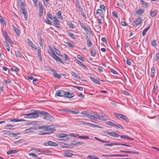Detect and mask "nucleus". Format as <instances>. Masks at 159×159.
<instances>
[{
  "instance_id": "1a4fd4ad",
  "label": "nucleus",
  "mask_w": 159,
  "mask_h": 159,
  "mask_svg": "<svg viewBox=\"0 0 159 159\" xmlns=\"http://www.w3.org/2000/svg\"><path fill=\"white\" fill-rule=\"evenodd\" d=\"M74 96V94L68 91L66 92V95L65 98H71Z\"/></svg>"
},
{
  "instance_id": "72a5a7b5",
  "label": "nucleus",
  "mask_w": 159,
  "mask_h": 159,
  "mask_svg": "<svg viewBox=\"0 0 159 159\" xmlns=\"http://www.w3.org/2000/svg\"><path fill=\"white\" fill-rule=\"evenodd\" d=\"M71 74L72 75V76L75 77L76 78H80V77L79 76V75H78L74 71H72L71 72Z\"/></svg>"
},
{
  "instance_id": "cd10ccee",
  "label": "nucleus",
  "mask_w": 159,
  "mask_h": 159,
  "mask_svg": "<svg viewBox=\"0 0 159 159\" xmlns=\"http://www.w3.org/2000/svg\"><path fill=\"white\" fill-rule=\"evenodd\" d=\"M110 135L114 137H119L120 136V135L118 134L115 132H111Z\"/></svg>"
},
{
  "instance_id": "c756f323",
  "label": "nucleus",
  "mask_w": 159,
  "mask_h": 159,
  "mask_svg": "<svg viewBox=\"0 0 159 159\" xmlns=\"http://www.w3.org/2000/svg\"><path fill=\"white\" fill-rule=\"evenodd\" d=\"M155 70L154 67L152 68L151 69V76L152 77H153L154 76V74L155 73Z\"/></svg>"
},
{
  "instance_id": "bb28decb",
  "label": "nucleus",
  "mask_w": 159,
  "mask_h": 159,
  "mask_svg": "<svg viewBox=\"0 0 159 159\" xmlns=\"http://www.w3.org/2000/svg\"><path fill=\"white\" fill-rule=\"evenodd\" d=\"M92 43L90 39H88L87 41V45L88 47H91L92 46Z\"/></svg>"
},
{
  "instance_id": "864d4df0",
  "label": "nucleus",
  "mask_w": 159,
  "mask_h": 159,
  "mask_svg": "<svg viewBox=\"0 0 159 159\" xmlns=\"http://www.w3.org/2000/svg\"><path fill=\"white\" fill-rule=\"evenodd\" d=\"M79 24L81 27L84 30L87 27L85 26V25L83 23H81L80 21Z\"/></svg>"
},
{
  "instance_id": "ddd939ff",
  "label": "nucleus",
  "mask_w": 159,
  "mask_h": 159,
  "mask_svg": "<svg viewBox=\"0 0 159 159\" xmlns=\"http://www.w3.org/2000/svg\"><path fill=\"white\" fill-rule=\"evenodd\" d=\"M76 6L79 9V11L80 12H82L83 11V9L81 7L80 2L79 0H76Z\"/></svg>"
},
{
  "instance_id": "f8f14e48",
  "label": "nucleus",
  "mask_w": 159,
  "mask_h": 159,
  "mask_svg": "<svg viewBox=\"0 0 159 159\" xmlns=\"http://www.w3.org/2000/svg\"><path fill=\"white\" fill-rule=\"evenodd\" d=\"M53 20L52 23L54 24L57 25H59V21L57 20L56 16L53 17Z\"/></svg>"
},
{
  "instance_id": "a211bd4d",
  "label": "nucleus",
  "mask_w": 159,
  "mask_h": 159,
  "mask_svg": "<svg viewBox=\"0 0 159 159\" xmlns=\"http://www.w3.org/2000/svg\"><path fill=\"white\" fill-rule=\"evenodd\" d=\"M143 7L144 8H146L148 7L149 4L147 2H145L143 0H140Z\"/></svg>"
},
{
  "instance_id": "49530a36",
  "label": "nucleus",
  "mask_w": 159,
  "mask_h": 159,
  "mask_svg": "<svg viewBox=\"0 0 159 159\" xmlns=\"http://www.w3.org/2000/svg\"><path fill=\"white\" fill-rule=\"evenodd\" d=\"M121 118L125 120L127 122H128L129 121L128 118L126 116L122 114Z\"/></svg>"
},
{
  "instance_id": "9b49d317",
  "label": "nucleus",
  "mask_w": 159,
  "mask_h": 159,
  "mask_svg": "<svg viewBox=\"0 0 159 159\" xmlns=\"http://www.w3.org/2000/svg\"><path fill=\"white\" fill-rule=\"evenodd\" d=\"M49 48L50 51V52H48V53L52 57L55 55H56V54L54 53V50H53V49L52 48L51 46H49Z\"/></svg>"
},
{
  "instance_id": "f704fd0d",
  "label": "nucleus",
  "mask_w": 159,
  "mask_h": 159,
  "mask_svg": "<svg viewBox=\"0 0 159 159\" xmlns=\"http://www.w3.org/2000/svg\"><path fill=\"white\" fill-rule=\"evenodd\" d=\"M95 139H96L97 140L103 143H109L110 142L109 141H107L101 140L100 139H99V138H98V137H95Z\"/></svg>"
},
{
  "instance_id": "bf43d9fd",
  "label": "nucleus",
  "mask_w": 159,
  "mask_h": 159,
  "mask_svg": "<svg viewBox=\"0 0 159 159\" xmlns=\"http://www.w3.org/2000/svg\"><path fill=\"white\" fill-rule=\"evenodd\" d=\"M84 143L81 141H78L76 142L74 144L75 145H82L84 144Z\"/></svg>"
},
{
  "instance_id": "dca6fc26",
  "label": "nucleus",
  "mask_w": 159,
  "mask_h": 159,
  "mask_svg": "<svg viewBox=\"0 0 159 159\" xmlns=\"http://www.w3.org/2000/svg\"><path fill=\"white\" fill-rule=\"evenodd\" d=\"M107 117L105 115H102L100 116H98V119L102 121H106L107 120Z\"/></svg>"
},
{
  "instance_id": "5701e85b",
  "label": "nucleus",
  "mask_w": 159,
  "mask_h": 159,
  "mask_svg": "<svg viewBox=\"0 0 159 159\" xmlns=\"http://www.w3.org/2000/svg\"><path fill=\"white\" fill-rule=\"evenodd\" d=\"M12 26L14 30L16 33L17 35L18 36L20 34V30L19 29H18L15 26L13 25Z\"/></svg>"
},
{
  "instance_id": "9d476101",
  "label": "nucleus",
  "mask_w": 159,
  "mask_h": 159,
  "mask_svg": "<svg viewBox=\"0 0 159 159\" xmlns=\"http://www.w3.org/2000/svg\"><path fill=\"white\" fill-rule=\"evenodd\" d=\"M98 115L96 113H94V114L92 115L90 114V116L89 118L92 120H96L98 119Z\"/></svg>"
},
{
  "instance_id": "a18cd8bd",
  "label": "nucleus",
  "mask_w": 159,
  "mask_h": 159,
  "mask_svg": "<svg viewBox=\"0 0 159 159\" xmlns=\"http://www.w3.org/2000/svg\"><path fill=\"white\" fill-rule=\"evenodd\" d=\"M43 8L39 9V16L40 17L42 16L43 14Z\"/></svg>"
},
{
  "instance_id": "ea45409f",
  "label": "nucleus",
  "mask_w": 159,
  "mask_h": 159,
  "mask_svg": "<svg viewBox=\"0 0 159 159\" xmlns=\"http://www.w3.org/2000/svg\"><path fill=\"white\" fill-rule=\"evenodd\" d=\"M78 122L80 124H84L85 125H89V123L86 122L84 121L83 120H80L78 121Z\"/></svg>"
},
{
  "instance_id": "39448f33",
  "label": "nucleus",
  "mask_w": 159,
  "mask_h": 159,
  "mask_svg": "<svg viewBox=\"0 0 159 159\" xmlns=\"http://www.w3.org/2000/svg\"><path fill=\"white\" fill-rule=\"evenodd\" d=\"M43 143L45 146H46L50 145L53 146H58V144L57 143L50 141H49L48 142H44Z\"/></svg>"
},
{
  "instance_id": "69168bd1",
  "label": "nucleus",
  "mask_w": 159,
  "mask_h": 159,
  "mask_svg": "<svg viewBox=\"0 0 159 159\" xmlns=\"http://www.w3.org/2000/svg\"><path fill=\"white\" fill-rule=\"evenodd\" d=\"M39 44L41 46H43V44L42 41V38L41 37L39 38Z\"/></svg>"
},
{
  "instance_id": "aec40b11",
  "label": "nucleus",
  "mask_w": 159,
  "mask_h": 159,
  "mask_svg": "<svg viewBox=\"0 0 159 159\" xmlns=\"http://www.w3.org/2000/svg\"><path fill=\"white\" fill-rule=\"evenodd\" d=\"M90 53L91 55L93 57H95L96 54V52L95 51V49L93 48H92L91 49Z\"/></svg>"
},
{
  "instance_id": "3c124183",
  "label": "nucleus",
  "mask_w": 159,
  "mask_h": 159,
  "mask_svg": "<svg viewBox=\"0 0 159 159\" xmlns=\"http://www.w3.org/2000/svg\"><path fill=\"white\" fill-rule=\"evenodd\" d=\"M77 58L83 61H85L84 58L80 55H78L77 56Z\"/></svg>"
},
{
  "instance_id": "c9c22d12",
  "label": "nucleus",
  "mask_w": 159,
  "mask_h": 159,
  "mask_svg": "<svg viewBox=\"0 0 159 159\" xmlns=\"http://www.w3.org/2000/svg\"><path fill=\"white\" fill-rule=\"evenodd\" d=\"M84 30L85 31L86 33L88 34H89L90 35H92V32L91 31V30L89 29L87 27H86V29H85Z\"/></svg>"
},
{
  "instance_id": "423d86ee",
  "label": "nucleus",
  "mask_w": 159,
  "mask_h": 159,
  "mask_svg": "<svg viewBox=\"0 0 159 159\" xmlns=\"http://www.w3.org/2000/svg\"><path fill=\"white\" fill-rule=\"evenodd\" d=\"M50 70L51 71L53 72V76L54 77L58 79H60L61 78V75L60 74H57L55 70L53 69H51Z\"/></svg>"
},
{
  "instance_id": "a878e982",
  "label": "nucleus",
  "mask_w": 159,
  "mask_h": 159,
  "mask_svg": "<svg viewBox=\"0 0 159 159\" xmlns=\"http://www.w3.org/2000/svg\"><path fill=\"white\" fill-rule=\"evenodd\" d=\"M90 78L91 80L94 83L100 84V83L98 82V80L94 77L90 76Z\"/></svg>"
},
{
  "instance_id": "e2e57ef3",
  "label": "nucleus",
  "mask_w": 159,
  "mask_h": 159,
  "mask_svg": "<svg viewBox=\"0 0 159 159\" xmlns=\"http://www.w3.org/2000/svg\"><path fill=\"white\" fill-rule=\"evenodd\" d=\"M63 59L65 60H66L68 59L67 56L65 54H64V55H61V56Z\"/></svg>"
},
{
  "instance_id": "13d9d810",
  "label": "nucleus",
  "mask_w": 159,
  "mask_h": 159,
  "mask_svg": "<svg viewBox=\"0 0 159 159\" xmlns=\"http://www.w3.org/2000/svg\"><path fill=\"white\" fill-rule=\"evenodd\" d=\"M159 58V54L158 53H156V54L155 57L154 58L155 61H156Z\"/></svg>"
},
{
  "instance_id": "8fccbe9b",
  "label": "nucleus",
  "mask_w": 159,
  "mask_h": 159,
  "mask_svg": "<svg viewBox=\"0 0 159 159\" xmlns=\"http://www.w3.org/2000/svg\"><path fill=\"white\" fill-rule=\"evenodd\" d=\"M34 149L38 152L39 153H43V150L40 149V148H34Z\"/></svg>"
},
{
  "instance_id": "603ef678",
  "label": "nucleus",
  "mask_w": 159,
  "mask_h": 159,
  "mask_svg": "<svg viewBox=\"0 0 159 159\" xmlns=\"http://www.w3.org/2000/svg\"><path fill=\"white\" fill-rule=\"evenodd\" d=\"M106 124L108 125H110V126H113L115 125V124L111 121H107L106 122Z\"/></svg>"
},
{
  "instance_id": "79ce46f5",
  "label": "nucleus",
  "mask_w": 159,
  "mask_h": 159,
  "mask_svg": "<svg viewBox=\"0 0 159 159\" xmlns=\"http://www.w3.org/2000/svg\"><path fill=\"white\" fill-rule=\"evenodd\" d=\"M16 150H12L9 151L7 152V154L9 155L12 153H16Z\"/></svg>"
},
{
  "instance_id": "4be33fe9",
  "label": "nucleus",
  "mask_w": 159,
  "mask_h": 159,
  "mask_svg": "<svg viewBox=\"0 0 159 159\" xmlns=\"http://www.w3.org/2000/svg\"><path fill=\"white\" fill-rule=\"evenodd\" d=\"M81 114L82 115L84 116H85L89 118L90 116V113H89L87 111H82V112H81Z\"/></svg>"
},
{
  "instance_id": "393cba45",
  "label": "nucleus",
  "mask_w": 159,
  "mask_h": 159,
  "mask_svg": "<svg viewBox=\"0 0 159 159\" xmlns=\"http://www.w3.org/2000/svg\"><path fill=\"white\" fill-rule=\"evenodd\" d=\"M3 44L7 51H10V48L7 43L6 41H4Z\"/></svg>"
},
{
  "instance_id": "7c9ffc66",
  "label": "nucleus",
  "mask_w": 159,
  "mask_h": 159,
  "mask_svg": "<svg viewBox=\"0 0 159 159\" xmlns=\"http://www.w3.org/2000/svg\"><path fill=\"white\" fill-rule=\"evenodd\" d=\"M78 138L80 139H89V137L88 136H80L79 134V135Z\"/></svg>"
},
{
  "instance_id": "6e6552de",
  "label": "nucleus",
  "mask_w": 159,
  "mask_h": 159,
  "mask_svg": "<svg viewBox=\"0 0 159 159\" xmlns=\"http://www.w3.org/2000/svg\"><path fill=\"white\" fill-rule=\"evenodd\" d=\"M121 145L124 146H125L128 147H130V145L128 144H120L119 143H111L110 144H104L105 146H112L113 145Z\"/></svg>"
},
{
  "instance_id": "b1692460",
  "label": "nucleus",
  "mask_w": 159,
  "mask_h": 159,
  "mask_svg": "<svg viewBox=\"0 0 159 159\" xmlns=\"http://www.w3.org/2000/svg\"><path fill=\"white\" fill-rule=\"evenodd\" d=\"M120 138L124 139H126L128 140H133L134 139L130 138L128 136H126L124 135H122L120 136Z\"/></svg>"
},
{
  "instance_id": "a19ab883",
  "label": "nucleus",
  "mask_w": 159,
  "mask_h": 159,
  "mask_svg": "<svg viewBox=\"0 0 159 159\" xmlns=\"http://www.w3.org/2000/svg\"><path fill=\"white\" fill-rule=\"evenodd\" d=\"M157 14V12L155 11H150V15L152 17L155 16Z\"/></svg>"
},
{
  "instance_id": "4d7b16f0",
  "label": "nucleus",
  "mask_w": 159,
  "mask_h": 159,
  "mask_svg": "<svg viewBox=\"0 0 159 159\" xmlns=\"http://www.w3.org/2000/svg\"><path fill=\"white\" fill-rule=\"evenodd\" d=\"M2 132L3 133V134H7L8 135H9L11 134L10 133V132L7 130H4L2 131Z\"/></svg>"
},
{
  "instance_id": "4468645a",
  "label": "nucleus",
  "mask_w": 159,
  "mask_h": 159,
  "mask_svg": "<svg viewBox=\"0 0 159 159\" xmlns=\"http://www.w3.org/2000/svg\"><path fill=\"white\" fill-rule=\"evenodd\" d=\"M15 55L17 57H20L21 58H24V56L21 54L20 52L18 50L15 51Z\"/></svg>"
},
{
  "instance_id": "f3484780",
  "label": "nucleus",
  "mask_w": 159,
  "mask_h": 159,
  "mask_svg": "<svg viewBox=\"0 0 159 159\" xmlns=\"http://www.w3.org/2000/svg\"><path fill=\"white\" fill-rule=\"evenodd\" d=\"M8 120H9L11 122H17L18 121H22L24 120L22 119H16L14 118H9L8 119Z\"/></svg>"
},
{
  "instance_id": "473e14b6",
  "label": "nucleus",
  "mask_w": 159,
  "mask_h": 159,
  "mask_svg": "<svg viewBox=\"0 0 159 159\" xmlns=\"http://www.w3.org/2000/svg\"><path fill=\"white\" fill-rule=\"evenodd\" d=\"M68 136V134H66L61 133L59 134V137L63 138Z\"/></svg>"
},
{
  "instance_id": "412c9836",
  "label": "nucleus",
  "mask_w": 159,
  "mask_h": 159,
  "mask_svg": "<svg viewBox=\"0 0 159 159\" xmlns=\"http://www.w3.org/2000/svg\"><path fill=\"white\" fill-rule=\"evenodd\" d=\"M103 12V11L102 9H98L96 11V14L98 16H99L102 14Z\"/></svg>"
},
{
  "instance_id": "de8ad7c7",
  "label": "nucleus",
  "mask_w": 159,
  "mask_h": 159,
  "mask_svg": "<svg viewBox=\"0 0 159 159\" xmlns=\"http://www.w3.org/2000/svg\"><path fill=\"white\" fill-rule=\"evenodd\" d=\"M46 129L47 130H48L49 131V133H51L54 130V128H50L48 126V127L46 128Z\"/></svg>"
},
{
  "instance_id": "f257e3e1",
  "label": "nucleus",
  "mask_w": 159,
  "mask_h": 159,
  "mask_svg": "<svg viewBox=\"0 0 159 159\" xmlns=\"http://www.w3.org/2000/svg\"><path fill=\"white\" fill-rule=\"evenodd\" d=\"M41 114L43 115V118L45 120H49L51 117V115L48 113L41 111H40L37 110H33L29 113L24 114V117L28 118H37L38 117V114Z\"/></svg>"
},
{
  "instance_id": "680f3d73",
  "label": "nucleus",
  "mask_w": 159,
  "mask_h": 159,
  "mask_svg": "<svg viewBox=\"0 0 159 159\" xmlns=\"http://www.w3.org/2000/svg\"><path fill=\"white\" fill-rule=\"evenodd\" d=\"M112 14L113 16L117 18H118V15L116 11H113L112 13Z\"/></svg>"
},
{
  "instance_id": "774afa93",
  "label": "nucleus",
  "mask_w": 159,
  "mask_h": 159,
  "mask_svg": "<svg viewBox=\"0 0 159 159\" xmlns=\"http://www.w3.org/2000/svg\"><path fill=\"white\" fill-rule=\"evenodd\" d=\"M66 43L69 45L71 47H74V45L71 42H67V43Z\"/></svg>"
},
{
  "instance_id": "5fc2aeb1",
  "label": "nucleus",
  "mask_w": 159,
  "mask_h": 159,
  "mask_svg": "<svg viewBox=\"0 0 159 159\" xmlns=\"http://www.w3.org/2000/svg\"><path fill=\"white\" fill-rule=\"evenodd\" d=\"M8 41L11 44L13 43V42L11 40V39L8 36H7V37L6 38Z\"/></svg>"
},
{
  "instance_id": "4c0bfd02",
  "label": "nucleus",
  "mask_w": 159,
  "mask_h": 159,
  "mask_svg": "<svg viewBox=\"0 0 159 159\" xmlns=\"http://www.w3.org/2000/svg\"><path fill=\"white\" fill-rule=\"evenodd\" d=\"M88 157H89L90 159H99V158L98 157H95L93 155H89L87 156Z\"/></svg>"
},
{
  "instance_id": "0e129e2a",
  "label": "nucleus",
  "mask_w": 159,
  "mask_h": 159,
  "mask_svg": "<svg viewBox=\"0 0 159 159\" xmlns=\"http://www.w3.org/2000/svg\"><path fill=\"white\" fill-rule=\"evenodd\" d=\"M29 155L30 156H31L32 157H35L36 158H37V156L33 153L31 152V153H29Z\"/></svg>"
},
{
  "instance_id": "052dcab7",
  "label": "nucleus",
  "mask_w": 159,
  "mask_h": 159,
  "mask_svg": "<svg viewBox=\"0 0 159 159\" xmlns=\"http://www.w3.org/2000/svg\"><path fill=\"white\" fill-rule=\"evenodd\" d=\"M10 70L12 71H15L16 72H17L19 71V69L17 68H11Z\"/></svg>"
},
{
  "instance_id": "7ed1b4c3",
  "label": "nucleus",
  "mask_w": 159,
  "mask_h": 159,
  "mask_svg": "<svg viewBox=\"0 0 159 159\" xmlns=\"http://www.w3.org/2000/svg\"><path fill=\"white\" fill-rule=\"evenodd\" d=\"M73 155L72 152L70 150H67L64 152L63 154L64 157H71Z\"/></svg>"
},
{
  "instance_id": "c03bdc74",
  "label": "nucleus",
  "mask_w": 159,
  "mask_h": 159,
  "mask_svg": "<svg viewBox=\"0 0 159 159\" xmlns=\"http://www.w3.org/2000/svg\"><path fill=\"white\" fill-rule=\"evenodd\" d=\"M89 125L91 127H98V128H102L100 126H99L98 125H96L94 124H91L90 123H89Z\"/></svg>"
},
{
  "instance_id": "58836bf2",
  "label": "nucleus",
  "mask_w": 159,
  "mask_h": 159,
  "mask_svg": "<svg viewBox=\"0 0 159 159\" xmlns=\"http://www.w3.org/2000/svg\"><path fill=\"white\" fill-rule=\"evenodd\" d=\"M150 28V26L148 27L147 28L144 29L142 32V35L143 36H144L145 35L146 33V32L148 31V30Z\"/></svg>"
},
{
  "instance_id": "6e6d98bb",
  "label": "nucleus",
  "mask_w": 159,
  "mask_h": 159,
  "mask_svg": "<svg viewBox=\"0 0 159 159\" xmlns=\"http://www.w3.org/2000/svg\"><path fill=\"white\" fill-rule=\"evenodd\" d=\"M33 129L31 128L25 130V132L26 133H28L30 132H32L33 131Z\"/></svg>"
},
{
  "instance_id": "338daca9",
  "label": "nucleus",
  "mask_w": 159,
  "mask_h": 159,
  "mask_svg": "<svg viewBox=\"0 0 159 159\" xmlns=\"http://www.w3.org/2000/svg\"><path fill=\"white\" fill-rule=\"evenodd\" d=\"M74 87L80 91H82L83 90V88L81 87L75 86Z\"/></svg>"
},
{
  "instance_id": "0eeeda50",
  "label": "nucleus",
  "mask_w": 159,
  "mask_h": 159,
  "mask_svg": "<svg viewBox=\"0 0 159 159\" xmlns=\"http://www.w3.org/2000/svg\"><path fill=\"white\" fill-rule=\"evenodd\" d=\"M56 95L58 96L64 97H65L66 95V92L64 90H61L56 93Z\"/></svg>"
},
{
  "instance_id": "e433bc0d",
  "label": "nucleus",
  "mask_w": 159,
  "mask_h": 159,
  "mask_svg": "<svg viewBox=\"0 0 159 159\" xmlns=\"http://www.w3.org/2000/svg\"><path fill=\"white\" fill-rule=\"evenodd\" d=\"M114 115L118 119L121 118L122 114L117 113H115Z\"/></svg>"
},
{
  "instance_id": "37998d69",
  "label": "nucleus",
  "mask_w": 159,
  "mask_h": 159,
  "mask_svg": "<svg viewBox=\"0 0 159 159\" xmlns=\"http://www.w3.org/2000/svg\"><path fill=\"white\" fill-rule=\"evenodd\" d=\"M68 34L72 39H75V37L74 35L71 32H68Z\"/></svg>"
},
{
  "instance_id": "09e8293b",
  "label": "nucleus",
  "mask_w": 159,
  "mask_h": 159,
  "mask_svg": "<svg viewBox=\"0 0 159 159\" xmlns=\"http://www.w3.org/2000/svg\"><path fill=\"white\" fill-rule=\"evenodd\" d=\"M54 48L55 50L56 53L58 56H61V55L60 54V51L55 47H54Z\"/></svg>"
},
{
  "instance_id": "6ab92c4d",
  "label": "nucleus",
  "mask_w": 159,
  "mask_h": 159,
  "mask_svg": "<svg viewBox=\"0 0 159 159\" xmlns=\"http://www.w3.org/2000/svg\"><path fill=\"white\" fill-rule=\"evenodd\" d=\"M56 61H59L61 63L63 64H64L62 60L60 58L57 56L56 55H55L53 57H52Z\"/></svg>"
},
{
  "instance_id": "c85d7f7f",
  "label": "nucleus",
  "mask_w": 159,
  "mask_h": 159,
  "mask_svg": "<svg viewBox=\"0 0 159 159\" xmlns=\"http://www.w3.org/2000/svg\"><path fill=\"white\" fill-rule=\"evenodd\" d=\"M77 63L78 64L80 65L81 67L84 68H86V67L85 65L82 63L81 62L79 61V60H77L76 61Z\"/></svg>"
},
{
  "instance_id": "2eb2a0df",
  "label": "nucleus",
  "mask_w": 159,
  "mask_h": 159,
  "mask_svg": "<svg viewBox=\"0 0 159 159\" xmlns=\"http://www.w3.org/2000/svg\"><path fill=\"white\" fill-rule=\"evenodd\" d=\"M144 12V10L143 9L140 8L137 10L135 11V13L138 15H141Z\"/></svg>"
},
{
  "instance_id": "f03ea898",
  "label": "nucleus",
  "mask_w": 159,
  "mask_h": 159,
  "mask_svg": "<svg viewBox=\"0 0 159 159\" xmlns=\"http://www.w3.org/2000/svg\"><path fill=\"white\" fill-rule=\"evenodd\" d=\"M21 11L24 14V18L26 20L28 19V15L27 13V10L25 7L21 6Z\"/></svg>"
},
{
  "instance_id": "2f4dec72",
  "label": "nucleus",
  "mask_w": 159,
  "mask_h": 159,
  "mask_svg": "<svg viewBox=\"0 0 159 159\" xmlns=\"http://www.w3.org/2000/svg\"><path fill=\"white\" fill-rule=\"evenodd\" d=\"M27 41L28 43H29L30 46L33 48L34 47V45L32 42L29 39H27Z\"/></svg>"
},
{
  "instance_id": "20e7f679",
  "label": "nucleus",
  "mask_w": 159,
  "mask_h": 159,
  "mask_svg": "<svg viewBox=\"0 0 159 159\" xmlns=\"http://www.w3.org/2000/svg\"><path fill=\"white\" fill-rule=\"evenodd\" d=\"M141 18L139 17L137 18L135 20L134 22L133 26L134 27H136L138 25H139L141 22Z\"/></svg>"
}]
</instances>
